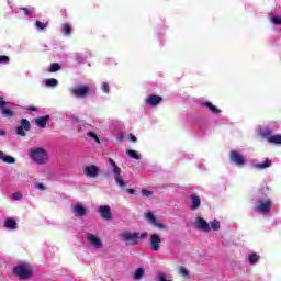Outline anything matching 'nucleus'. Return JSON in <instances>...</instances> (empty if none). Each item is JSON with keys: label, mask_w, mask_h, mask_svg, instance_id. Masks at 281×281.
Instances as JSON below:
<instances>
[{"label": "nucleus", "mask_w": 281, "mask_h": 281, "mask_svg": "<svg viewBox=\"0 0 281 281\" xmlns=\"http://www.w3.org/2000/svg\"><path fill=\"white\" fill-rule=\"evenodd\" d=\"M35 25H36L37 30H45V27H47V24H45L41 21H36Z\"/></svg>", "instance_id": "obj_35"}, {"label": "nucleus", "mask_w": 281, "mask_h": 281, "mask_svg": "<svg viewBox=\"0 0 281 281\" xmlns=\"http://www.w3.org/2000/svg\"><path fill=\"white\" fill-rule=\"evenodd\" d=\"M89 86L82 85L77 86L70 90L71 95H75V98H86V95H89Z\"/></svg>", "instance_id": "obj_8"}, {"label": "nucleus", "mask_w": 281, "mask_h": 281, "mask_svg": "<svg viewBox=\"0 0 281 281\" xmlns=\"http://www.w3.org/2000/svg\"><path fill=\"white\" fill-rule=\"evenodd\" d=\"M99 213L104 221H111V218H113V215L111 214V206L109 205H101L99 207Z\"/></svg>", "instance_id": "obj_11"}, {"label": "nucleus", "mask_w": 281, "mask_h": 281, "mask_svg": "<svg viewBox=\"0 0 281 281\" xmlns=\"http://www.w3.org/2000/svg\"><path fill=\"white\" fill-rule=\"evenodd\" d=\"M20 10L25 14V16H31L32 14V11L27 8H21Z\"/></svg>", "instance_id": "obj_43"}, {"label": "nucleus", "mask_w": 281, "mask_h": 281, "mask_svg": "<svg viewBox=\"0 0 281 281\" xmlns=\"http://www.w3.org/2000/svg\"><path fill=\"white\" fill-rule=\"evenodd\" d=\"M75 216H85L87 214V209L85 206L77 204L74 206Z\"/></svg>", "instance_id": "obj_19"}, {"label": "nucleus", "mask_w": 281, "mask_h": 281, "mask_svg": "<svg viewBox=\"0 0 281 281\" xmlns=\"http://www.w3.org/2000/svg\"><path fill=\"white\" fill-rule=\"evenodd\" d=\"M1 63H10V57L5 56V55H0V64Z\"/></svg>", "instance_id": "obj_41"}, {"label": "nucleus", "mask_w": 281, "mask_h": 281, "mask_svg": "<svg viewBox=\"0 0 281 281\" xmlns=\"http://www.w3.org/2000/svg\"><path fill=\"white\" fill-rule=\"evenodd\" d=\"M47 122H49V115L38 116L35 119V124L40 126V128H46Z\"/></svg>", "instance_id": "obj_16"}, {"label": "nucleus", "mask_w": 281, "mask_h": 281, "mask_svg": "<svg viewBox=\"0 0 281 281\" xmlns=\"http://www.w3.org/2000/svg\"><path fill=\"white\" fill-rule=\"evenodd\" d=\"M35 188H36L37 190L43 191V190H45V184H44V183L36 182V183H35Z\"/></svg>", "instance_id": "obj_45"}, {"label": "nucleus", "mask_w": 281, "mask_h": 281, "mask_svg": "<svg viewBox=\"0 0 281 281\" xmlns=\"http://www.w3.org/2000/svg\"><path fill=\"white\" fill-rule=\"evenodd\" d=\"M120 238L125 243V245H130L132 247L139 245V233L124 232L120 235Z\"/></svg>", "instance_id": "obj_4"}, {"label": "nucleus", "mask_w": 281, "mask_h": 281, "mask_svg": "<svg viewBox=\"0 0 281 281\" xmlns=\"http://www.w3.org/2000/svg\"><path fill=\"white\" fill-rule=\"evenodd\" d=\"M98 172H100V169H98L95 165L85 167L83 169V175H86V177H98Z\"/></svg>", "instance_id": "obj_13"}, {"label": "nucleus", "mask_w": 281, "mask_h": 281, "mask_svg": "<svg viewBox=\"0 0 281 281\" xmlns=\"http://www.w3.org/2000/svg\"><path fill=\"white\" fill-rule=\"evenodd\" d=\"M13 276H16L21 280H27L32 276V270L25 265H19L13 268Z\"/></svg>", "instance_id": "obj_5"}, {"label": "nucleus", "mask_w": 281, "mask_h": 281, "mask_svg": "<svg viewBox=\"0 0 281 281\" xmlns=\"http://www.w3.org/2000/svg\"><path fill=\"white\" fill-rule=\"evenodd\" d=\"M8 104H10V102L5 101L3 97H0V111Z\"/></svg>", "instance_id": "obj_38"}, {"label": "nucleus", "mask_w": 281, "mask_h": 281, "mask_svg": "<svg viewBox=\"0 0 281 281\" xmlns=\"http://www.w3.org/2000/svg\"><path fill=\"white\" fill-rule=\"evenodd\" d=\"M119 142H122L124 139V133H120L117 136Z\"/></svg>", "instance_id": "obj_48"}, {"label": "nucleus", "mask_w": 281, "mask_h": 281, "mask_svg": "<svg viewBox=\"0 0 281 281\" xmlns=\"http://www.w3.org/2000/svg\"><path fill=\"white\" fill-rule=\"evenodd\" d=\"M27 131H32V124L27 121V119H21L20 125L16 126L15 133L20 137H26Z\"/></svg>", "instance_id": "obj_6"}, {"label": "nucleus", "mask_w": 281, "mask_h": 281, "mask_svg": "<svg viewBox=\"0 0 281 281\" xmlns=\"http://www.w3.org/2000/svg\"><path fill=\"white\" fill-rule=\"evenodd\" d=\"M101 89H102L103 93H109L111 91V89L109 88V83H106V82H103L101 85Z\"/></svg>", "instance_id": "obj_36"}, {"label": "nucleus", "mask_w": 281, "mask_h": 281, "mask_svg": "<svg viewBox=\"0 0 281 281\" xmlns=\"http://www.w3.org/2000/svg\"><path fill=\"white\" fill-rule=\"evenodd\" d=\"M87 136L94 139L97 142V144H101L100 138L98 137V134H95V132H88Z\"/></svg>", "instance_id": "obj_32"}, {"label": "nucleus", "mask_w": 281, "mask_h": 281, "mask_svg": "<svg viewBox=\"0 0 281 281\" xmlns=\"http://www.w3.org/2000/svg\"><path fill=\"white\" fill-rule=\"evenodd\" d=\"M56 71H60V64L54 63L50 65L49 72L56 74Z\"/></svg>", "instance_id": "obj_30"}, {"label": "nucleus", "mask_w": 281, "mask_h": 281, "mask_svg": "<svg viewBox=\"0 0 281 281\" xmlns=\"http://www.w3.org/2000/svg\"><path fill=\"white\" fill-rule=\"evenodd\" d=\"M61 30H63L65 36H71V32H72L71 25H69L68 23H65L61 25Z\"/></svg>", "instance_id": "obj_26"}, {"label": "nucleus", "mask_w": 281, "mask_h": 281, "mask_svg": "<svg viewBox=\"0 0 281 281\" xmlns=\"http://www.w3.org/2000/svg\"><path fill=\"white\" fill-rule=\"evenodd\" d=\"M58 86V80L50 78L46 80V87H57Z\"/></svg>", "instance_id": "obj_31"}, {"label": "nucleus", "mask_w": 281, "mask_h": 281, "mask_svg": "<svg viewBox=\"0 0 281 281\" xmlns=\"http://www.w3.org/2000/svg\"><path fill=\"white\" fill-rule=\"evenodd\" d=\"M25 111H34L35 113H37L38 108L34 106V105H29L25 108Z\"/></svg>", "instance_id": "obj_44"}, {"label": "nucleus", "mask_w": 281, "mask_h": 281, "mask_svg": "<svg viewBox=\"0 0 281 281\" xmlns=\"http://www.w3.org/2000/svg\"><path fill=\"white\" fill-rule=\"evenodd\" d=\"M30 157L35 164H38V166L47 164V151L44 148L36 147L30 149Z\"/></svg>", "instance_id": "obj_1"}, {"label": "nucleus", "mask_w": 281, "mask_h": 281, "mask_svg": "<svg viewBox=\"0 0 281 281\" xmlns=\"http://www.w3.org/2000/svg\"><path fill=\"white\" fill-rule=\"evenodd\" d=\"M3 135H5V131L0 130V136H3Z\"/></svg>", "instance_id": "obj_50"}, {"label": "nucleus", "mask_w": 281, "mask_h": 281, "mask_svg": "<svg viewBox=\"0 0 281 281\" xmlns=\"http://www.w3.org/2000/svg\"><path fill=\"white\" fill-rule=\"evenodd\" d=\"M149 247L151 251H160L161 249V236L159 234H151L149 237Z\"/></svg>", "instance_id": "obj_9"}, {"label": "nucleus", "mask_w": 281, "mask_h": 281, "mask_svg": "<svg viewBox=\"0 0 281 281\" xmlns=\"http://www.w3.org/2000/svg\"><path fill=\"white\" fill-rule=\"evenodd\" d=\"M179 273H180V276H182L183 278H188V277L190 276V272L188 271V269H186V267H180Z\"/></svg>", "instance_id": "obj_33"}, {"label": "nucleus", "mask_w": 281, "mask_h": 281, "mask_svg": "<svg viewBox=\"0 0 281 281\" xmlns=\"http://www.w3.org/2000/svg\"><path fill=\"white\" fill-rule=\"evenodd\" d=\"M162 100L164 98H161L160 95L151 94L146 98L145 102L146 104H149V106H157V104H161Z\"/></svg>", "instance_id": "obj_12"}, {"label": "nucleus", "mask_w": 281, "mask_h": 281, "mask_svg": "<svg viewBox=\"0 0 281 281\" xmlns=\"http://www.w3.org/2000/svg\"><path fill=\"white\" fill-rule=\"evenodd\" d=\"M139 238H142V239L148 238V232H143V233L139 235Z\"/></svg>", "instance_id": "obj_47"}, {"label": "nucleus", "mask_w": 281, "mask_h": 281, "mask_svg": "<svg viewBox=\"0 0 281 281\" xmlns=\"http://www.w3.org/2000/svg\"><path fill=\"white\" fill-rule=\"evenodd\" d=\"M126 154L128 155V157H131V159H136L137 161H139V159H142V156L137 155V151H135L133 149H127Z\"/></svg>", "instance_id": "obj_27"}, {"label": "nucleus", "mask_w": 281, "mask_h": 281, "mask_svg": "<svg viewBox=\"0 0 281 281\" xmlns=\"http://www.w3.org/2000/svg\"><path fill=\"white\" fill-rule=\"evenodd\" d=\"M273 133V131L269 127H266L262 132L261 135L262 137H271L270 135Z\"/></svg>", "instance_id": "obj_34"}, {"label": "nucleus", "mask_w": 281, "mask_h": 281, "mask_svg": "<svg viewBox=\"0 0 281 281\" xmlns=\"http://www.w3.org/2000/svg\"><path fill=\"white\" fill-rule=\"evenodd\" d=\"M273 206V203L270 199H266L265 201L259 200L255 203L254 211L259 214H269L271 212V207Z\"/></svg>", "instance_id": "obj_3"}, {"label": "nucleus", "mask_w": 281, "mask_h": 281, "mask_svg": "<svg viewBox=\"0 0 281 281\" xmlns=\"http://www.w3.org/2000/svg\"><path fill=\"white\" fill-rule=\"evenodd\" d=\"M196 225L201 232H210V224L203 217H196Z\"/></svg>", "instance_id": "obj_14"}, {"label": "nucleus", "mask_w": 281, "mask_h": 281, "mask_svg": "<svg viewBox=\"0 0 281 281\" xmlns=\"http://www.w3.org/2000/svg\"><path fill=\"white\" fill-rule=\"evenodd\" d=\"M204 106L211 111V113H221V110L216 108L212 102H205Z\"/></svg>", "instance_id": "obj_24"}, {"label": "nucleus", "mask_w": 281, "mask_h": 281, "mask_svg": "<svg viewBox=\"0 0 281 281\" xmlns=\"http://www.w3.org/2000/svg\"><path fill=\"white\" fill-rule=\"evenodd\" d=\"M143 196H153V191H148L146 189H142Z\"/></svg>", "instance_id": "obj_42"}, {"label": "nucleus", "mask_w": 281, "mask_h": 281, "mask_svg": "<svg viewBox=\"0 0 281 281\" xmlns=\"http://www.w3.org/2000/svg\"><path fill=\"white\" fill-rule=\"evenodd\" d=\"M0 159L4 161V164H16V159L12 156H5L3 151H0Z\"/></svg>", "instance_id": "obj_21"}, {"label": "nucleus", "mask_w": 281, "mask_h": 281, "mask_svg": "<svg viewBox=\"0 0 281 281\" xmlns=\"http://www.w3.org/2000/svg\"><path fill=\"white\" fill-rule=\"evenodd\" d=\"M258 260H260V255L256 254V252H251L249 256H248V261L251 263V265H256L258 262Z\"/></svg>", "instance_id": "obj_23"}, {"label": "nucleus", "mask_w": 281, "mask_h": 281, "mask_svg": "<svg viewBox=\"0 0 281 281\" xmlns=\"http://www.w3.org/2000/svg\"><path fill=\"white\" fill-rule=\"evenodd\" d=\"M211 228L213 232H218V229H221V222H218V220H214L211 222Z\"/></svg>", "instance_id": "obj_29"}, {"label": "nucleus", "mask_w": 281, "mask_h": 281, "mask_svg": "<svg viewBox=\"0 0 281 281\" xmlns=\"http://www.w3.org/2000/svg\"><path fill=\"white\" fill-rule=\"evenodd\" d=\"M127 139H130L131 142H137V137L133 134H130Z\"/></svg>", "instance_id": "obj_46"}, {"label": "nucleus", "mask_w": 281, "mask_h": 281, "mask_svg": "<svg viewBox=\"0 0 281 281\" xmlns=\"http://www.w3.org/2000/svg\"><path fill=\"white\" fill-rule=\"evenodd\" d=\"M88 240L92 244L93 247L97 249H102V241H100V238H98L95 235H88Z\"/></svg>", "instance_id": "obj_18"}, {"label": "nucleus", "mask_w": 281, "mask_h": 281, "mask_svg": "<svg viewBox=\"0 0 281 281\" xmlns=\"http://www.w3.org/2000/svg\"><path fill=\"white\" fill-rule=\"evenodd\" d=\"M271 21L274 25H281V16H272Z\"/></svg>", "instance_id": "obj_37"}, {"label": "nucleus", "mask_w": 281, "mask_h": 281, "mask_svg": "<svg viewBox=\"0 0 281 281\" xmlns=\"http://www.w3.org/2000/svg\"><path fill=\"white\" fill-rule=\"evenodd\" d=\"M229 161L231 164H235V166H239V167L245 166V164H247L245 156L236 150H231Z\"/></svg>", "instance_id": "obj_7"}, {"label": "nucleus", "mask_w": 281, "mask_h": 281, "mask_svg": "<svg viewBox=\"0 0 281 281\" xmlns=\"http://www.w3.org/2000/svg\"><path fill=\"white\" fill-rule=\"evenodd\" d=\"M269 144H281V135H273L268 137Z\"/></svg>", "instance_id": "obj_25"}, {"label": "nucleus", "mask_w": 281, "mask_h": 281, "mask_svg": "<svg viewBox=\"0 0 281 281\" xmlns=\"http://www.w3.org/2000/svg\"><path fill=\"white\" fill-rule=\"evenodd\" d=\"M144 278V268L136 269L134 280H142Z\"/></svg>", "instance_id": "obj_28"}, {"label": "nucleus", "mask_w": 281, "mask_h": 281, "mask_svg": "<svg viewBox=\"0 0 281 281\" xmlns=\"http://www.w3.org/2000/svg\"><path fill=\"white\" fill-rule=\"evenodd\" d=\"M157 279L158 281H172V280H166V272H160Z\"/></svg>", "instance_id": "obj_40"}, {"label": "nucleus", "mask_w": 281, "mask_h": 281, "mask_svg": "<svg viewBox=\"0 0 281 281\" xmlns=\"http://www.w3.org/2000/svg\"><path fill=\"white\" fill-rule=\"evenodd\" d=\"M126 191L128 192V194H135V189H126Z\"/></svg>", "instance_id": "obj_49"}, {"label": "nucleus", "mask_w": 281, "mask_h": 281, "mask_svg": "<svg viewBox=\"0 0 281 281\" xmlns=\"http://www.w3.org/2000/svg\"><path fill=\"white\" fill-rule=\"evenodd\" d=\"M271 166H273L271 159L266 158L263 162L255 164L254 168H256L257 170H266V168H271Z\"/></svg>", "instance_id": "obj_15"}, {"label": "nucleus", "mask_w": 281, "mask_h": 281, "mask_svg": "<svg viewBox=\"0 0 281 281\" xmlns=\"http://www.w3.org/2000/svg\"><path fill=\"white\" fill-rule=\"evenodd\" d=\"M4 227L7 229H16V227H19V224H16V221H14V218H7L4 221Z\"/></svg>", "instance_id": "obj_20"}, {"label": "nucleus", "mask_w": 281, "mask_h": 281, "mask_svg": "<svg viewBox=\"0 0 281 281\" xmlns=\"http://www.w3.org/2000/svg\"><path fill=\"white\" fill-rule=\"evenodd\" d=\"M12 199H14V201H21V199H23V194H21V192H15L13 193Z\"/></svg>", "instance_id": "obj_39"}, {"label": "nucleus", "mask_w": 281, "mask_h": 281, "mask_svg": "<svg viewBox=\"0 0 281 281\" xmlns=\"http://www.w3.org/2000/svg\"><path fill=\"white\" fill-rule=\"evenodd\" d=\"M146 218L148 223L154 225V227H156L157 229H166V227H168L166 224L159 222V220H157V217L155 216V214H153V212L146 213Z\"/></svg>", "instance_id": "obj_10"}, {"label": "nucleus", "mask_w": 281, "mask_h": 281, "mask_svg": "<svg viewBox=\"0 0 281 281\" xmlns=\"http://www.w3.org/2000/svg\"><path fill=\"white\" fill-rule=\"evenodd\" d=\"M109 164L110 166H112L113 168V175H114V181L115 183L122 189V190H126V181H124L121 177L122 175V168H120L117 166V164L115 162V160H113L112 158H109Z\"/></svg>", "instance_id": "obj_2"}, {"label": "nucleus", "mask_w": 281, "mask_h": 281, "mask_svg": "<svg viewBox=\"0 0 281 281\" xmlns=\"http://www.w3.org/2000/svg\"><path fill=\"white\" fill-rule=\"evenodd\" d=\"M0 113L4 116V117H14V111L10 110V108H2L0 110Z\"/></svg>", "instance_id": "obj_22"}, {"label": "nucleus", "mask_w": 281, "mask_h": 281, "mask_svg": "<svg viewBox=\"0 0 281 281\" xmlns=\"http://www.w3.org/2000/svg\"><path fill=\"white\" fill-rule=\"evenodd\" d=\"M191 210H199L201 207V198L196 194L190 195Z\"/></svg>", "instance_id": "obj_17"}]
</instances>
